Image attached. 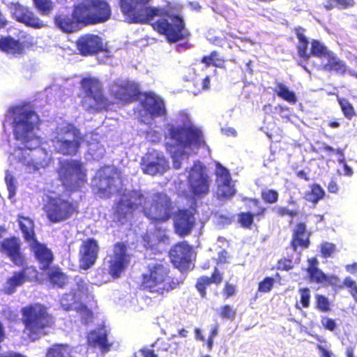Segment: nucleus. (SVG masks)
<instances>
[{"label":"nucleus","mask_w":357,"mask_h":357,"mask_svg":"<svg viewBox=\"0 0 357 357\" xmlns=\"http://www.w3.org/2000/svg\"><path fill=\"white\" fill-rule=\"evenodd\" d=\"M150 0H120L119 6L129 23L150 24L169 43L188 39L190 33L182 15L162 7L147 6Z\"/></svg>","instance_id":"1"},{"label":"nucleus","mask_w":357,"mask_h":357,"mask_svg":"<svg viewBox=\"0 0 357 357\" xmlns=\"http://www.w3.org/2000/svg\"><path fill=\"white\" fill-rule=\"evenodd\" d=\"M142 208L144 215L154 224H162L172 218L174 203L164 192H157L151 196L149 202L139 191H132L126 200L117 202L114 214L119 221Z\"/></svg>","instance_id":"2"},{"label":"nucleus","mask_w":357,"mask_h":357,"mask_svg":"<svg viewBox=\"0 0 357 357\" xmlns=\"http://www.w3.org/2000/svg\"><path fill=\"white\" fill-rule=\"evenodd\" d=\"M8 112L13 116L12 127L15 139L24 144L22 149L33 150L38 146V139L33 134L39 117L29 103L11 107Z\"/></svg>","instance_id":"3"},{"label":"nucleus","mask_w":357,"mask_h":357,"mask_svg":"<svg viewBox=\"0 0 357 357\" xmlns=\"http://www.w3.org/2000/svg\"><path fill=\"white\" fill-rule=\"evenodd\" d=\"M20 312L24 333L32 341L47 335L48 330L55 324L54 317L44 304L30 303L22 307Z\"/></svg>","instance_id":"4"},{"label":"nucleus","mask_w":357,"mask_h":357,"mask_svg":"<svg viewBox=\"0 0 357 357\" xmlns=\"http://www.w3.org/2000/svg\"><path fill=\"white\" fill-rule=\"evenodd\" d=\"M146 271L141 275L139 287L143 291L163 296L165 294L178 288L182 280L172 278L168 266L155 261L147 264Z\"/></svg>","instance_id":"5"},{"label":"nucleus","mask_w":357,"mask_h":357,"mask_svg":"<svg viewBox=\"0 0 357 357\" xmlns=\"http://www.w3.org/2000/svg\"><path fill=\"white\" fill-rule=\"evenodd\" d=\"M53 133L51 142L56 153L75 156L79 152L83 136L74 123L63 121L55 127Z\"/></svg>","instance_id":"6"},{"label":"nucleus","mask_w":357,"mask_h":357,"mask_svg":"<svg viewBox=\"0 0 357 357\" xmlns=\"http://www.w3.org/2000/svg\"><path fill=\"white\" fill-rule=\"evenodd\" d=\"M57 179L70 192H77L87 182L86 169L79 160L65 159L60 160L56 168Z\"/></svg>","instance_id":"7"},{"label":"nucleus","mask_w":357,"mask_h":357,"mask_svg":"<svg viewBox=\"0 0 357 357\" xmlns=\"http://www.w3.org/2000/svg\"><path fill=\"white\" fill-rule=\"evenodd\" d=\"M168 137L175 145L181 149L194 147L195 149L207 146L202 130L190 121L182 126L169 124Z\"/></svg>","instance_id":"8"},{"label":"nucleus","mask_w":357,"mask_h":357,"mask_svg":"<svg viewBox=\"0 0 357 357\" xmlns=\"http://www.w3.org/2000/svg\"><path fill=\"white\" fill-rule=\"evenodd\" d=\"M43 210L52 223L64 222L79 213V202L61 195L48 197Z\"/></svg>","instance_id":"9"},{"label":"nucleus","mask_w":357,"mask_h":357,"mask_svg":"<svg viewBox=\"0 0 357 357\" xmlns=\"http://www.w3.org/2000/svg\"><path fill=\"white\" fill-rule=\"evenodd\" d=\"M93 188L100 198L107 199L119 191L123 185L121 172L112 167L100 168L93 178Z\"/></svg>","instance_id":"10"},{"label":"nucleus","mask_w":357,"mask_h":357,"mask_svg":"<svg viewBox=\"0 0 357 357\" xmlns=\"http://www.w3.org/2000/svg\"><path fill=\"white\" fill-rule=\"evenodd\" d=\"M80 84L85 96L93 100V104H87L86 100H82V105L86 106L88 112L98 113L107 111L114 104L104 96L102 85L98 79L91 77H84Z\"/></svg>","instance_id":"11"},{"label":"nucleus","mask_w":357,"mask_h":357,"mask_svg":"<svg viewBox=\"0 0 357 357\" xmlns=\"http://www.w3.org/2000/svg\"><path fill=\"white\" fill-rule=\"evenodd\" d=\"M78 4L86 26L104 23L111 18L112 8L106 0H83Z\"/></svg>","instance_id":"12"},{"label":"nucleus","mask_w":357,"mask_h":357,"mask_svg":"<svg viewBox=\"0 0 357 357\" xmlns=\"http://www.w3.org/2000/svg\"><path fill=\"white\" fill-rule=\"evenodd\" d=\"M294 31L298 39V43L296 45L297 53L299 57L304 61H307L311 56L321 59L331 51L319 40L312 39L310 41V51L308 52L307 47L309 40L305 34V29L301 26H298L294 28Z\"/></svg>","instance_id":"13"},{"label":"nucleus","mask_w":357,"mask_h":357,"mask_svg":"<svg viewBox=\"0 0 357 357\" xmlns=\"http://www.w3.org/2000/svg\"><path fill=\"white\" fill-rule=\"evenodd\" d=\"M108 257V273L114 279L119 278L130 263L128 245L122 241L116 242Z\"/></svg>","instance_id":"14"},{"label":"nucleus","mask_w":357,"mask_h":357,"mask_svg":"<svg viewBox=\"0 0 357 357\" xmlns=\"http://www.w3.org/2000/svg\"><path fill=\"white\" fill-rule=\"evenodd\" d=\"M56 28L66 33L77 32L86 26L78 3L73 5L71 13H59L54 17Z\"/></svg>","instance_id":"15"},{"label":"nucleus","mask_w":357,"mask_h":357,"mask_svg":"<svg viewBox=\"0 0 357 357\" xmlns=\"http://www.w3.org/2000/svg\"><path fill=\"white\" fill-rule=\"evenodd\" d=\"M211 179L205 167L199 162L195 163L188 176V185L195 197L202 198L208 195L210 189Z\"/></svg>","instance_id":"16"},{"label":"nucleus","mask_w":357,"mask_h":357,"mask_svg":"<svg viewBox=\"0 0 357 357\" xmlns=\"http://www.w3.org/2000/svg\"><path fill=\"white\" fill-rule=\"evenodd\" d=\"M192 247L186 241H181L174 245L169 251V257L174 266L181 272H188L192 269Z\"/></svg>","instance_id":"17"},{"label":"nucleus","mask_w":357,"mask_h":357,"mask_svg":"<svg viewBox=\"0 0 357 357\" xmlns=\"http://www.w3.org/2000/svg\"><path fill=\"white\" fill-rule=\"evenodd\" d=\"M18 271H15L9 276L3 287L4 294L12 295L16 292L17 289L26 282H31L37 278V271L33 266H27L26 264Z\"/></svg>","instance_id":"18"},{"label":"nucleus","mask_w":357,"mask_h":357,"mask_svg":"<svg viewBox=\"0 0 357 357\" xmlns=\"http://www.w3.org/2000/svg\"><path fill=\"white\" fill-rule=\"evenodd\" d=\"M99 252L98 242L93 238L84 240L79 250V268L86 271L97 261Z\"/></svg>","instance_id":"19"},{"label":"nucleus","mask_w":357,"mask_h":357,"mask_svg":"<svg viewBox=\"0 0 357 357\" xmlns=\"http://www.w3.org/2000/svg\"><path fill=\"white\" fill-rule=\"evenodd\" d=\"M141 166L144 174L151 176L163 174L169 168L166 158L155 151L146 153L142 160Z\"/></svg>","instance_id":"20"},{"label":"nucleus","mask_w":357,"mask_h":357,"mask_svg":"<svg viewBox=\"0 0 357 357\" xmlns=\"http://www.w3.org/2000/svg\"><path fill=\"white\" fill-rule=\"evenodd\" d=\"M174 231L179 236L184 237L190 234L195 226V213L189 208H179L173 212Z\"/></svg>","instance_id":"21"},{"label":"nucleus","mask_w":357,"mask_h":357,"mask_svg":"<svg viewBox=\"0 0 357 357\" xmlns=\"http://www.w3.org/2000/svg\"><path fill=\"white\" fill-rule=\"evenodd\" d=\"M76 47L82 56H91L104 50L102 39L98 35L86 33L76 40Z\"/></svg>","instance_id":"22"},{"label":"nucleus","mask_w":357,"mask_h":357,"mask_svg":"<svg viewBox=\"0 0 357 357\" xmlns=\"http://www.w3.org/2000/svg\"><path fill=\"white\" fill-rule=\"evenodd\" d=\"M0 250L6 255L15 266H23L26 264V257L21 252L20 241L16 236L4 238L1 243Z\"/></svg>","instance_id":"23"},{"label":"nucleus","mask_w":357,"mask_h":357,"mask_svg":"<svg viewBox=\"0 0 357 357\" xmlns=\"http://www.w3.org/2000/svg\"><path fill=\"white\" fill-rule=\"evenodd\" d=\"M115 89L112 91L115 102L128 104L137 99L139 94L138 84L130 81H124L115 85Z\"/></svg>","instance_id":"24"},{"label":"nucleus","mask_w":357,"mask_h":357,"mask_svg":"<svg viewBox=\"0 0 357 357\" xmlns=\"http://www.w3.org/2000/svg\"><path fill=\"white\" fill-rule=\"evenodd\" d=\"M13 15L15 20L26 26L40 29L45 26V22L29 7L20 3L15 4Z\"/></svg>","instance_id":"25"},{"label":"nucleus","mask_w":357,"mask_h":357,"mask_svg":"<svg viewBox=\"0 0 357 357\" xmlns=\"http://www.w3.org/2000/svg\"><path fill=\"white\" fill-rule=\"evenodd\" d=\"M29 247L35 259L38 263L40 269L43 271L48 270L54 259L51 249L38 240L29 244Z\"/></svg>","instance_id":"26"},{"label":"nucleus","mask_w":357,"mask_h":357,"mask_svg":"<svg viewBox=\"0 0 357 357\" xmlns=\"http://www.w3.org/2000/svg\"><path fill=\"white\" fill-rule=\"evenodd\" d=\"M141 105L145 112L152 119L162 116L166 114L164 101L154 93L145 92Z\"/></svg>","instance_id":"27"},{"label":"nucleus","mask_w":357,"mask_h":357,"mask_svg":"<svg viewBox=\"0 0 357 357\" xmlns=\"http://www.w3.org/2000/svg\"><path fill=\"white\" fill-rule=\"evenodd\" d=\"M216 181L218 183V195L220 197L229 199L236 194L234 185L231 183V177L229 170L222 166L217 167Z\"/></svg>","instance_id":"28"},{"label":"nucleus","mask_w":357,"mask_h":357,"mask_svg":"<svg viewBox=\"0 0 357 357\" xmlns=\"http://www.w3.org/2000/svg\"><path fill=\"white\" fill-rule=\"evenodd\" d=\"M249 202L257 208L256 213L250 211L240 212L237 215V222L243 229H251L255 218L260 221L267 213V208L261 204L260 201L257 198H250Z\"/></svg>","instance_id":"29"},{"label":"nucleus","mask_w":357,"mask_h":357,"mask_svg":"<svg viewBox=\"0 0 357 357\" xmlns=\"http://www.w3.org/2000/svg\"><path fill=\"white\" fill-rule=\"evenodd\" d=\"M319 68L324 72L340 76L345 75L348 70L346 63L331 50L321 59Z\"/></svg>","instance_id":"30"},{"label":"nucleus","mask_w":357,"mask_h":357,"mask_svg":"<svg viewBox=\"0 0 357 357\" xmlns=\"http://www.w3.org/2000/svg\"><path fill=\"white\" fill-rule=\"evenodd\" d=\"M310 232L307 230L306 224L304 222H298L292 230V236L290 246L294 252L299 248L307 249L310 245Z\"/></svg>","instance_id":"31"},{"label":"nucleus","mask_w":357,"mask_h":357,"mask_svg":"<svg viewBox=\"0 0 357 357\" xmlns=\"http://www.w3.org/2000/svg\"><path fill=\"white\" fill-rule=\"evenodd\" d=\"M108 333L104 327L90 331L86 335L89 346L98 347L102 353L108 352L112 345L107 339Z\"/></svg>","instance_id":"32"},{"label":"nucleus","mask_w":357,"mask_h":357,"mask_svg":"<svg viewBox=\"0 0 357 357\" xmlns=\"http://www.w3.org/2000/svg\"><path fill=\"white\" fill-rule=\"evenodd\" d=\"M176 335H172L169 337H159L154 344L153 347L156 348L158 352L167 353L169 354H177L181 349V342L177 341Z\"/></svg>","instance_id":"33"},{"label":"nucleus","mask_w":357,"mask_h":357,"mask_svg":"<svg viewBox=\"0 0 357 357\" xmlns=\"http://www.w3.org/2000/svg\"><path fill=\"white\" fill-rule=\"evenodd\" d=\"M19 227L22 233L24 240L29 244L38 240L35 232V225L33 220L24 215H17Z\"/></svg>","instance_id":"34"},{"label":"nucleus","mask_w":357,"mask_h":357,"mask_svg":"<svg viewBox=\"0 0 357 357\" xmlns=\"http://www.w3.org/2000/svg\"><path fill=\"white\" fill-rule=\"evenodd\" d=\"M47 278L53 287L63 288L68 283V278L59 266L48 269Z\"/></svg>","instance_id":"35"},{"label":"nucleus","mask_w":357,"mask_h":357,"mask_svg":"<svg viewBox=\"0 0 357 357\" xmlns=\"http://www.w3.org/2000/svg\"><path fill=\"white\" fill-rule=\"evenodd\" d=\"M0 50L8 54H20L24 52V45L12 37H3L0 38Z\"/></svg>","instance_id":"36"},{"label":"nucleus","mask_w":357,"mask_h":357,"mask_svg":"<svg viewBox=\"0 0 357 357\" xmlns=\"http://www.w3.org/2000/svg\"><path fill=\"white\" fill-rule=\"evenodd\" d=\"M308 267L306 271L308 273L310 280L317 283H321L327 280L326 275L318 268V260L316 257L307 259Z\"/></svg>","instance_id":"37"},{"label":"nucleus","mask_w":357,"mask_h":357,"mask_svg":"<svg viewBox=\"0 0 357 357\" xmlns=\"http://www.w3.org/2000/svg\"><path fill=\"white\" fill-rule=\"evenodd\" d=\"M201 62L205 64L206 68L213 66L216 68H225V60L220 56L218 51L213 50L208 55H205L201 59Z\"/></svg>","instance_id":"38"},{"label":"nucleus","mask_w":357,"mask_h":357,"mask_svg":"<svg viewBox=\"0 0 357 357\" xmlns=\"http://www.w3.org/2000/svg\"><path fill=\"white\" fill-rule=\"evenodd\" d=\"M275 93L278 97L291 104H295L297 102V98L295 93L290 91L285 84L279 82L276 85Z\"/></svg>","instance_id":"39"},{"label":"nucleus","mask_w":357,"mask_h":357,"mask_svg":"<svg viewBox=\"0 0 357 357\" xmlns=\"http://www.w3.org/2000/svg\"><path fill=\"white\" fill-rule=\"evenodd\" d=\"M325 196V192L319 184L313 183L310 185V190L306 192L305 199L311 203L317 204Z\"/></svg>","instance_id":"40"},{"label":"nucleus","mask_w":357,"mask_h":357,"mask_svg":"<svg viewBox=\"0 0 357 357\" xmlns=\"http://www.w3.org/2000/svg\"><path fill=\"white\" fill-rule=\"evenodd\" d=\"M34 8L43 16H48L54 10V4L52 0H32Z\"/></svg>","instance_id":"41"},{"label":"nucleus","mask_w":357,"mask_h":357,"mask_svg":"<svg viewBox=\"0 0 357 357\" xmlns=\"http://www.w3.org/2000/svg\"><path fill=\"white\" fill-rule=\"evenodd\" d=\"M69 351L68 345L54 344L47 349L46 357H66Z\"/></svg>","instance_id":"42"},{"label":"nucleus","mask_w":357,"mask_h":357,"mask_svg":"<svg viewBox=\"0 0 357 357\" xmlns=\"http://www.w3.org/2000/svg\"><path fill=\"white\" fill-rule=\"evenodd\" d=\"M300 294V301L296 302L295 307L297 310H301L302 308H308L310 305L311 299V291L308 287H302L298 289Z\"/></svg>","instance_id":"43"},{"label":"nucleus","mask_w":357,"mask_h":357,"mask_svg":"<svg viewBox=\"0 0 357 357\" xmlns=\"http://www.w3.org/2000/svg\"><path fill=\"white\" fill-rule=\"evenodd\" d=\"M337 100L343 115L347 119H351L356 115V112L352 104L345 98L337 97Z\"/></svg>","instance_id":"44"},{"label":"nucleus","mask_w":357,"mask_h":357,"mask_svg":"<svg viewBox=\"0 0 357 357\" xmlns=\"http://www.w3.org/2000/svg\"><path fill=\"white\" fill-rule=\"evenodd\" d=\"M78 302L79 300L76 298V293L73 291L63 294L61 299V306L66 311L73 310L74 304Z\"/></svg>","instance_id":"45"},{"label":"nucleus","mask_w":357,"mask_h":357,"mask_svg":"<svg viewBox=\"0 0 357 357\" xmlns=\"http://www.w3.org/2000/svg\"><path fill=\"white\" fill-rule=\"evenodd\" d=\"M76 287L77 291L86 295V298H88L89 302H93L95 304V307H97V302L94 299V296L89 292L88 284L85 282V280L81 278H79L76 280Z\"/></svg>","instance_id":"46"},{"label":"nucleus","mask_w":357,"mask_h":357,"mask_svg":"<svg viewBox=\"0 0 357 357\" xmlns=\"http://www.w3.org/2000/svg\"><path fill=\"white\" fill-rule=\"evenodd\" d=\"M261 198L265 204H273L279 199V193L274 189H264L261 191Z\"/></svg>","instance_id":"47"},{"label":"nucleus","mask_w":357,"mask_h":357,"mask_svg":"<svg viewBox=\"0 0 357 357\" xmlns=\"http://www.w3.org/2000/svg\"><path fill=\"white\" fill-rule=\"evenodd\" d=\"M75 310L81 316L82 320L84 324H88L93 320V313L85 304L80 303Z\"/></svg>","instance_id":"48"},{"label":"nucleus","mask_w":357,"mask_h":357,"mask_svg":"<svg viewBox=\"0 0 357 357\" xmlns=\"http://www.w3.org/2000/svg\"><path fill=\"white\" fill-rule=\"evenodd\" d=\"M316 308L322 312H328L331 310V305L328 298L322 294L315 295Z\"/></svg>","instance_id":"49"},{"label":"nucleus","mask_w":357,"mask_h":357,"mask_svg":"<svg viewBox=\"0 0 357 357\" xmlns=\"http://www.w3.org/2000/svg\"><path fill=\"white\" fill-rule=\"evenodd\" d=\"M210 284L211 282L208 276L203 275L197 279L195 287L202 298H205L206 296V288Z\"/></svg>","instance_id":"50"},{"label":"nucleus","mask_w":357,"mask_h":357,"mask_svg":"<svg viewBox=\"0 0 357 357\" xmlns=\"http://www.w3.org/2000/svg\"><path fill=\"white\" fill-rule=\"evenodd\" d=\"M236 315V310L231 305L226 304L220 307L219 316L222 319L233 321Z\"/></svg>","instance_id":"51"},{"label":"nucleus","mask_w":357,"mask_h":357,"mask_svg":"<svg viewBox=\"0 0 357 357\" xmlns=\"http://www.w3.org/2000/svg\"><path fill=\"white\" fill-rule=\"evenodd\" d=\"M294 268V263L291 257H282L278 260L275 268L281 271H289Z\"/></svg>","instance_id":"52"},{"label":"nucleus","mask_w":357,"mask_h":357,"mask_svg":"<svg viewBox=\"0 0 357 357\" xmlns=\"http://www.w3.org/2000/svg\"><path fill=\"white\" fill-rule=\"evenodd\" d=\"M275 279L272 277H265L258 284V291L261 293L270 292L275 284Z\"/></svg>","instance_id":"53"},{"label":"nucleus","mask_w":357,"mask_h":357,"mask_svg":"<svg viewBox=\"0 0 357 357\" xmlns=\"http://www.w3.org/2000/svg\"><path fill=\"white\" fill-rule=\"evenodd\" d=\"M5 182L9 192V197H13L17 190L15 178L10 173L7 172L5 176Z\"/></svg>","instance_id":"54"},{"label":"nucleus","mask_w":357,"mask_h":357,"mask_svg":"<svg viewBox=\"0 0 357 357\" xmlns=\"http://www.w3.org/2000/svg\"><path fill=\"white\" fill-rule=\"evenodd\" d=\"M335 245L333 243L324 242L321 244L320 252L324 258L330 257L335 251Z\"/></svg>","instance_id":"55"},{"label":"nucleus","mask_w":357,"mask_h":357,"mask_svg":"<svg viewBox=\"0 0 357 357\" xmlns=\"http://www.w3.org/2000/svg\"><path fill=\"white\" fill-rule=\"evenodd\" d=\"M227 33H222L220 35L210 38L209 41L215 46L222 47L227 42Z\"/></svg>","instance_id":"56"},{"label":"nucleus","mask_w":357,"mask_h":357,"mask_svg":"<svg viewBox=\"0 0 357 357\" xmlns=\"http://www.w3.org/2000/svg\"><path fill=\"white\" fill-rule=\"evenodd\" d=\"M222 294L225 299L234 296L236 293V287L228 282H225L222 289Z\"/></svg>","instance_id":"57"},{"label":"nucleus","mask_w":357,"mask_h":357,"mask_svg":"<svg viewBox=\"0 0 357 357\" xmlns=\"http://www.w3.org/2000/svg\"><path fill=\"white\" fill-rule=\"evenodd\" d=\"M321 323L323 328L325 330H327L329 331H333L337 328V324L335 323V321L331 318L328 317H322L321 319Z\"/></svg>","instance_id":"58"},{"label":"nucleus","mask_w":357,"mask_h":357,"mask_svg":"<svg viewBox=\"0 0 357 357\" xmlns=\"http://www.w3.org/2000/svg\"><path fill=\"white\" fill-rule=\"evenodd\" d=\"M276 213L280 217H284L286 215L291 218L296 217L298 215L296 210H290L285 206H280L277 208Z\"/></svg>","instance_id":"59"},{"label":"nucleus","mask_w":357,"mask_h":357,"mask_svg":"<svg viewBox=\"0 0 357 357\" xmlns=\"http://www.w3.org/2000/svg\"><path fill=\"white\" fill-rule=\"evenodd\" d=\"M211 284H219L222 282V273L220 272L217 267H215L211 277H208Z\"/></svg>","instance_id":"60"},{"label":"nucleus","mask_w":357,"mask_h":357,"mask_svg":"<svg viewBox=\"0 0 357 357\" xmlns=\"http://www.w3.org/2000/svg\"><path fill=\"white\" fill-rule=\"evenodd\" d=\"M210 76L207 75L202 79L200 82H195V86L197 87L199 91H205L210 89Z\"/></svg>","instance_id":"61"},{"label":"nucleus","mask_w":357,"mask_h":357,"mask_svg":"<svg viewBox=\"0 0 357 357\" xmlns=\"http://www.w3.org/2000/svg\"><path fill=\"white\" fill-rule=\"evenodd\" d=\"M337 3V9L344 10L354 6L356 2L354 0H336Z\"/></svg>","instance_id":"62"},{"label":"nucleus","mask_w":357,"mask_h":357,"mask_svg":"<svg viewBox=\"0 0 357 357\" xmlns=\"http://www.w3.org/2000/svg\"><path fill=\"white\" fill-rule=\"evenodd\" d=\"M228 258H229L228 252L226 250L223 249L218 252V259H216V262L218 264H221L229 263Z\"/></svg>","instance_id":"63"},{"label":"nucleus","mask_w":357,"mask_h":357,"mask_svg":"<svg viewBox=\"0 0 357 357\" xmlns=\"http://www.w3.org/2000/svg\"><path fill=\"white\" fill-rule=\"evenodd\" d=\"M326 281H328V283L334 287H337L338 289L343 288V285L342 284L340 279L337 276H331L329 278H327Z\"/></svg>","instance_id":"64"}]
</instances>
